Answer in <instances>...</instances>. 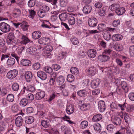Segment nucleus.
Segmentation results:
<instances>
[{"label":"nucleus","mask_w":134,"mask_h":134,"mask_svg":"<svg viewBox=\"0 0 134 134\" xmlns=\"http://www.w3.org/2000/svg\"><path fill=\"white\" fill-rule=\"evenodd\" d=\"M12 109L14 112L16 113L19 110V108L17 105L14 104L12 107Z\"/></svg>","instance_id":"603ef678"},{"label":"nucleus","mask_w":134,"mask_h":134,"mask_svg":"<svg viewBox=\"0 0 134 134\" xmlns=\"http://www.w3.org/2000/svg\"><path fill=\"white\" fill-rule=\"evenodd\" d=\"M34 121V118L32 116L27 117L26 119L25 122L26 123L30 124L32 123Z\"/></svg>","instance_id":"c9c22d12"},{"label":"nucleus","mask_w":134,"mask_h":134,"mask_svg":"<svg viewBox=\"0 0 134 134\" xmlns=\"http://www.w3.org/2000/svg\"><path fill=\"white\" fill-rule=\"evenodd\" d=\"M44 70L46 72L48 73H51L53 71V70L51 67L47 66L45 67Z\"/></svg>","instance_id":"69168bd1"},{"label":"nucleus","mask_w":134,"mask_h":134,"mask_svg":"<svg viewBox=\"0 0 134 134\" xmlns=\"http://www.w3.org/2000/svg\"><path fill=\"white\" fill-rule=\"evenodd\" d=\"M12 88L13 91H17L19 89V85L17 83H14L12 85Z\"/></svg>","instance_id":"ea45409f"},{"label":"nucleus","mask_w":134,"mask_h":134,"mask_svg":"<svg viewBox=\"0 0 134 134\" xmlns=\"http://www.w3.org/2000/svg\"><path fill=\"white\" fill-rule=\"evenodd\" d=\"M77 94L78 96L81 97H85L86 96V91L84 89L78 91Z\"/></svg>","instance_id":"c03bdc74"},{"label":"nucleus","mask_w":134,"mask_h":134,"mask_svg":"<svg viewBox=\"0 0 134 134\" xmlns=\"http://www.w3.org/2000/svg\"><path fill=\"white\" fill-rule=\"evenodd\" d=\"M37 115L39 118H43L44 115V112L43 110H38Z\"/></svg>","instance_id":"052dcab7"},{"label":"nucleus","mask_w":134,"mask_h":134,"mask_svg":"<svg viewBox=\"0 0 134 134\" xmlns=\"http://www.w3.org/2000/svg\"><path fill=\"white\" fill-rule=\"evenodd\" d=\"M20 63L23 66H29L31 65V62L27 59H23L21 60Z\"/></svg>","instance_id":"a878e982"},{"label":"nucleus","mask_w":134,"mask_h":134,"mask_svg":"<svg viewBox=\"0 0 134 134\" xmlns=\"http://www.w3.org/2000/svg\"><path fill=\"white\" fill-rule=\"evenodd\" d=\"M125 12V9L124 7H119L117 10L116 11V13L118 15H121L124 14Z\"/></svg>","instance_id":"7c9ffc66"},{"label":"nucleus","mask_w":134,"mask_h":134,"mask_svg":"<svg viewBox=\"0 0 134 134\" xmlns=\"http://www.w3.org/2000/svg\"><path fill=\"white\" fill-rule=\"evenodd\" d=\"M37 76L42 80H45L47 78V75L45 72L41 71H38L37 73Z\"/></svg>","instance_id":"9b49d317"},{"label":"nucleus","mask_w":134,"mask_h":134,"mask_svg":"<svg viewBox=\"0 0 134 134\" xmlns=\"http://www.w3.org/2000/svg\"><path fill=\"white\" fill-rule=\"evenodd\" d=\"M50 124L49 121L47 120H43L41 121L42 125L45 128L48 127Z\"/></svg>","instance_id":"37998d69"},{"label":"nucleus","mask_w":134,"mask_h":134,"mask_svg":"<svg viewBox=\"0 0 134 134\" xmlns=\"http://www.w3.org/2000/svg\"><path fill=\"white\" fill-rule=\"evenodd\" d=\"M14 99V95L12 94H8L7 97V100L9 102H12L13 101Z\"/></svg>","instance_id":"473e14b6"},{"label":"nucleus","mask_w":134,"mask_h":134,"mask_svg":"<svg viewBox=\"0 0 134 134\" xmlns=\"http://www.w3.org/2000/svg\"><path fill=\"white\" fill-rule=\"evenodd\" d=\"M94 129L96 132L99 133L101 130V126L98 123H96L94 124Z\"/></svg>","instance_id":"393cba45"},{"label":"nucleus","mask_w":134,"mask_h":134,"mask_svg":"<svg viewBox=\"0 0 134 134\" xmlns=\"http://www.w3.org/2000/svg\"><path fill=\"white\" fill-rule=\"evenodd\" d=\"M28 24L26 23L21 25V28L23 31H26L28 30Z\"/></svg>","instance_id":"13d9d810"},{"label":"nucleus","mask_w":134,"mask_h":134,"mask_svg":"<svg viewBox=\"0 0 134 134\" xmlns=\"http://www.w3.org/2000/svg\"><path fill=\"white\" fill-rule=\"evenodd\" d=\"M41 33L40 31H35L32 34V38L35 40L37 39L41 36Z\"/></svg>","instance_id":"aec40b11"},{"label":"nucleus","mask_w":134,"mask_h":134,"mask_svg":"<svg viewBox=\"0 0 134 134\" xmlns=\"http://www.w3.org/2000/svg\"><path fill=\"white\" fill-rule=\"evenodd\" d=\"M88 122L86 121H83L81 123L80 127L82 129H83L86 128L88 126Z\"/></svg>","instance_id":"864d4df0"},{"label":"nucleus","mask_w":134,"mask_h":134,"mask_svg":"<svg viewBox=\"0 0 134 134\" xmlns=\"http://www.w3.org/2000/svg\"><path fill=\"white\" fill-rule=\"evenodd\" d=\"M80 15L79 14L71 13L69 14L68 19L69 24L70 25H74L75 23L76 19H78V17Z\"/></svg>","instance_id":"f257e3e1"},{"label":"nucleus","mask_w":134,"mask_h":134,"mask_svg":"<svg viewBox=\"0 0 134 134\" xmlns=\"http://www.w3.org/2000/svg\"><path fill=\"white\" fill-rule=\"evenodd\" d=\"M110 34L108 31H105L103 35V37L105 40L107 41H109L110 38Z\"/></svg>","instance_id":"e433bc0d"},{"label":"nucleus","mask_w":134,"mask_h":134,"mask_svg":"<svg viewBox=\"0 0 134 134\" xmlns=\"http://www.w3.org/2000/svg\"><path fill=\"white\" fill-rule=\"evenodd\" d=\"M59 96V93L56 92H54L50 96V98L48 99V101L49 102L51 101L54 99L55 97L58 96Z\"/></svg>","instance_id":"de8ad7c7"},{"label":"nucleus","mask_w":134,"mask_h":134,"mask_svg":"<svg viewBox=\"0 0 134 134\" xmlns=\"http://www.w3.org/2000/svg\"><path fill=\"white\" fill-rule=\"evenodd\" d=\"M121 86L122 88L125 91L127 92L128 90V87L126 82L125 81H122L121 82Z\"/></svg>","instance_id":"2f4dec72"},{"label":"nucleus","mask_w":134,"mask_h":134,"mask_svg":"<svg viewBox=\"0 0 134 134\" xmlns=\"http://www.w3.org/2000/svg\"><path fill=\"white\" fill-rule=\"evenodd\" d=\"M102 118V115L100 114H98L94 115L92 120L93 121L97 122L100 121Z\"/></svg>","instance_id":"cd10ccee"},{"label":"nucleus","mask_w":134,"mask_h":134,"mask_svg":"<svg viewBox=\"0 0 134 134\" xmlns=\"http://www.w3.org/2000/svg\"><path fill=\"white\" fill-rule=\"evenodd\" d=\"M26 97L28 99L27 100H33L34 98V96L32 93H29L26 96Z\"/></svg>","instance_id":"338daca9"},{"label":"nucleus","mask_w":134,"mask_h":134,"mask_svg":"<svg viewBox=\"0 0 134 134\" xmlns=\"http://www.w3.org/2000/svg\"><path fill=\"white\" fill-rule=\"evenodd\" d=\"M29 14L28 15V17L33 19L35 16L36 15V13L34 10L30 9H29Z\"/></svg>","instance_id":"4c0bfd02"},{"label":"nucleus","mask_w":134,"mask_h":134,"mask_svg":"<svg viewBox=\"0 0 134 134\" xmlns=\"http://www.w3.org/2000/svg\"><path fill=\"white\" fill-rule=\"evenodd\" d=\"M98 59L102 62L107 61L110 59V57L108 55L103 54L99 56L98 58Z\"/></svg>","instance_id":"a211bd4d"},{"label":"nucleus","mask_w":134,"mask_h":134,"mask_svg":"<svg viewBox=\"0 0 134 134\" xmlns=\"http://www.w3.org/2000/svg\"><path fill=\"white\" fill-rule=\"evenodd\" d=\"M120 7L119 4H114L111 5L110 6L111 10L112 11H115V12Z\"/></svg>","instance_id":"a19ab883"},{"label":"nucleus","mask_w":134,"mask_h":134,"mask_svg":"<svg viewBox=\"0 0 134 134\" xmlns=\"http://www.w3.org/2000/svg\"><path fill=\"white\" fill-rule=\"evenodd\" d=\"M23 122V118L21 116H18L15 119V124L18 127H20L21 126Z\"/></svg>","instance_id":"5701e85b"},{"label":"nucleus","mask_w":134,"mask_h":134,"mask_svg":"<svg viewBox=\"0 0 134 134\" xmlns=\"http://www.w3.org/2000/svg\"><path fill=\"white\" fill-rule=\"evenodd\" d=\"M71 43L74 45H78L79 43L78 39L76 37H72L70 39Z\"/></svg>","instance_id":"f704fd0d"},{"label":"nucleus","mask_w":134,"mask_h":134,"mask_svg":"<svg viewBox=\"0 0 134 134\" xmlns=\"http://www.w3.org/2000/svg\"><path fill=\"white\" fill-rule=\"evenodd\" d=\"M56 81L58 85H61L64 82V77L62 76H60L57 78Z\"/></svg>","instance_id":"bb28decb"},{"label":"nucleus","mask_w":134,"mask_h":134,"mask_svg":"<svg viewBox=\"0 0 134 134\" xmlns=\"http://www.w3.org/2000/svg\"><path fill=\"white\" fill-rule=\"evenodd\" d=\"M91 9L92 7L91 6L86 5L83 8V11L84 13L88 14L91 12Z\"/></svg>","instance_id":"c85d7f7f"},{"label":"nucleus","mask_w":134,"mask_h":134,"mask_svg":"<svg viewBox=\"0 0 134 134\" xmlns=\"http://www.w3.org/2000/svg\"><path fill=\"white\" fill-rule=\"evenodd\" d=\"M25 76L26 81L28 82H30L32 78V73L29 71L26 72L25 74Z\"/></svg>","instance_id":"2eb2a0df"},{"label":"nucleus","mask_w":134,"mask_h":134,"mask_svg":"<svg viewBox=\"0 0 134 134\" xmlns=\"http://www.w3.org/2000/svg\"><path fill=\"white\" fill-rule=\"evenodd\" d=\"M46 13V12L42 10L38 12V14L40 17L42 18L45 15Z\"/></svg>","instance_id":"0e129e2a"},{"label":"nucleus","mask_w":134,"mask_h":134,"mask_svg":"<svg viewBox=\"0 0 134 134\" xmlns=\"http://www.w3.org/2000/svg\"><path fill=\"white\" fill-rule=\"evenodd\" d=\"M134 109V105H128L126 107V110L127 112H131Z\"/></svg>","instance_id":"a18cd8bd"},{"label":"nucleus","mask_w":134,"mask_h":134,"mask_svg":"<svg viewBox=\"0 0 134 134\" xmlns=\"http://www.w3.org/2000/svg\"><path fill=\"white\" fill-rule=\"evenodd\" d=\"M100 70L102 71L103 72H107V75L109 74V75L108 76V77L109 78L111 77L112 73L111 72L110 73H109L108 72V69L107 68L105 67H102L100 68Z\"/></svg>","instance_id":"09e8293b"},{"label":"nucleus","mask_w":134,"mask_h":134,"mask_svg":"<svg viewBox=\"0 0 134 134\" xmlns=\"http://www.w3.org/2000/svg\"><path fill=\"white\" fill-rule=\"evenodd\" d=\"M97 53L96 51L94 49H89L87 52V54L89 57L93 58L96 56Z\"/></svg>","instance_id":"4468645a"},{"label":"nucleus","mask_w":134,"mask_h":134,"mask_svg":"<svg viewBox=\"0 0 134 134\" xmlns=\"http://www.w3.org/2000/svg\"><path fill=\"white\" fill-rule=\"evenodd\" d=\"M98 109L100 112H103L106 109L105 102L103 100L100 101L98 103Z\"/></svg>","instance_id":"6e6552de"},{"label":"nucleus","mask_w":134,"mask_h":134,"mask_svg":"<svg viewBox=\"0 0 134 134\" xmlns=\"http://www.w3.org/2000/svg\"><path fill=\"white\" fill-rule=\"evenodd\" d=\"M67 52L66 51H62L59 53L57 58L58 60H60L66 56Z\"/></svg>","instance_id":"c756f323"},{"label":"nucleus","mask_w":134,"mask_h":134,"mask_svg":"<svg viewBox=\"0 0 134 134\" xmlns=\"http://www.w3.org/2000/svg\"><path fill=\"white\" fill-rule=\"evenodd\" d=\"M10 26L8 24L4 22L0 23V30L3 33H8L10 31Z\"/></svg>","instance_id":"7ed1b4c3"},{"label":"nucleus","mask_w":134,"mask_h":134,"mask_svg":"<svg viewBox=\"0 0 134 134\" xmlns=\"http://www.w3.org/2000/svg\"><path fill=\"white\" fill-rule=\"evenodd\" d=\"M25 49V47L24 46H19L16 49L17 52L19 55H20L21 54L22 52Z\"/></svg>","instance_id":"3c124183"},{"label":"nucleus","mask_w":134,"mask_h":134,"mask_svg":"<svg viewBox=\"0 0 134 134\" xmlns=\"http://www.w3.org/2000/svg\"><path fill=\"white\" fill-rule=\"evenodd\" d=\"M21 13V10L19 9L15 8L13 10L12 15L14 18H17L20 16Z\"/></svg>","instance_id":"b1692460"},{"label":"nucleus","mask_w":134,"mask_h":134,"mask_svg":"<svg viewBox=\"0 0 134 134\" xmlns=\"http://www.w3.org/2000/svg\"><path fill=\"white\" fill-rule=\"evenodd\" d=\"M58 13L56 11H54L53 14L51 16V20L52 21H55L57 19V15Z\"/></svg>","instance_id":"49530a36"},{"label":"nucleus","mask_w":134,"mask_h":134,"mask_svg":"<svg viewBox=\"0 0 134 134\" xmlns=\"http://www.w3.org/2000/svg\"><path fill=\"white\" fill-rule=\"evenodd\" d=\"M18 74V71L16 69L9 71L7 73V78L10 80L14 78Z\"/></svg>","instance_id":"20e7f679"},{"label":"nucleus","mask_w":134,"mask_h":134,"mask_svg":"<svg viewBox=\"0 0 134 134\" xmlns=\"http://www.w3.org/2000/svg\"><path fill=\"white\" fill-rule=\"evenodd\" d=\"M26 52L29 54L35 55L37 53V50L35 47L32 46L27 48Z\"/></svg>","instance_id":"0eeeda50"},{"label":"nucleus","mask_w":134,"mask_h":134,"mask_svg":"<svg viewBox=\"0 0 134 134\" xmlns=\"http://www.w3.org/2000/svg\"><path fill=\"white\" fill-rule=\"evenodd\" d=\"M28 100L26 98H23L20 100V104L22 107L25 106L28 103Z\"/></svg>","instance_id":"72a5a7b5"},{"label":"nucleus","mask_w":134,"mask_h":134,"mask_svg":"<svg viewBox=\"0 0 134 134\" xmlns=\"http://www.w3.org/2000/svg\"><path fill=\"white\" fill-rule=\"evenodd\" d=\"M21 38L20 43L21 44L25 45L30 41L28 38L24 35H22Z\"/></svg>","instance_id":"412c9836"},{"label":"nucleus","mask_w":134,"mask_h":134,"mask_svg":"<svg viewBox=\"0 0 134 134\" xmlns=\"http://www.w3.org/2000/svg\"><path fill=\"white\" fill-rule=\"evenodd\" d=\"M70 72L72 74L76 75L79 73V70L76 67H73L70 69Z\"/></svg>","instance_id":"58836bf2"},{"label":"nucleus","mask_w":134,"mask_h":134,"mask_svg":"<svg viewBox=\"0 0 134 134\" xmlns=\"http://www.w3.org/2000/svg\"><path fill=\"white\" fill-rule=\"evenodd\" d=\"M74 105L71 104H68L66 107V112L69 115L72 114L74 111Z\"/></svg>","instance_id":"1a4fd4ad"},{"label":"nucleus","mask_w":134,"mask_h":134,"mask_svg":"<svg viewBox=\"0 0 134 134\" xmlns=\"http://www.w3.org/2000/svg\"><path fill=\"white\" fill-rule=\"evenodd\" d=\"M8 90L7 89L5 88H2L0 92V95L2 97H3L7 94Z\"/></svg>","instance_id":"8fccbe9b"},{"label":"nucleus","mask_w":134,"mask_h":134,"mask_svg":"<svg viewBox=\"0 0 134 134\" xmlns=\"http://www.w3.org/2000/svg\"><path fill=\"white\" fill-rule=\"evenodd\" d=\"M69 14L66 13H62L59 15V18L62 21H65L68 19Z\"/></svg>","instance_id":"ddd939ff"},{"label":"nucleus","mask_w":134,"mask_h":134,"mask_svg":"<svg viewBox=\"0 0 134 134\" xmlns=\"http://www.w3.org/2000/svg\"><path fill=\"white\" fill-rule=\"evenodd\" d=\"M90 107V105L87 104H84L80 107L81 109L83 110H86L88 109Z\"/></svg>","instance_id":"6e6d98bb"},{"label":"nucleus","mask_w":134,"mask_h":134,"mask_svg":"<svg viewBox=\"0 0 134 134\" xmlns=\"http://www.w3.org/2000/svg\"><path fill=\"white\" fill-rule=\"evenodd\" d=\"M53 50V47L51 45L46 46L44 48L40 47V50H43V55L45 56L49 57L51 55V52Z\"/></svg>","instance_id":"f03ea898"},{"label":"nucleus","mask_w":134,"mask_h":134,"mask_svg":"<svg viewBox=\"0 0 134 134\" xmlns=\"http://www.w3.org/2000/svg\"><path fill=\"white\" fill-rule=\"evenodd\" d=\"M100 82V81L99 79L93 80L91 82V87L93 88H95L98 86Z\"/></svg>","instance_id":"9d476101"},{"label":"nucleus","mask_w":134,"mask_h":134,"mask_svg":"<svg viewBox=\"0 0 134 134\" xmlns=\"http://www.w3.org/2000/svg\"><path fill=\"white\" fill-rule=\"evenodd\" d=\"M50 41V39L48 37H43L38 40V42L41 44L44 45L49 43Z\"/></svg>","instance_id":"423d86ee"},{"label":"nucleus","mask_w":134,"mask_h":134,"mask_svg":"<svg viewBox=\"0 0 134 134\" xmlns=\"http://www.w3.org/2000/svg\"><path fill=\"white\" fill-rule=\"evenodd\" d=\"M74 80V76L71 74L68 75L67 76V80L69 82H72Z\"/></svg>","instance_id":"5fc2aeb1"},{"label":"nucleus","mask_w":134,"mask_h":134,"mask_svg":"<svg viewBox=\"0 0 134 134\" xmlns=\"http://www.w3.org/2000/svg\"><path fill=\"white\" fill-rule=\"evenodd\" d=\"M97 23V20L94 18H92L90 19L88 21L89 25L91 27H94L96 26Z\"/></svg>","instance_id":"f8f14e48"},{"label":"nucleus","mask_w":134,"mask_h":134,"mask_svg":"<svg viewBox=\"0 0 134 134\" xmlns=\"http://www.w3.org/2000/svg\"><path fill=\"white\" fill-rule=\"evenodd\" d=\"M9 55L5 54H3L2 55L1 58V62H3L6 60L5 59L8 58H9Z\"/></svg>","instance_id":"774afa93"},{"label":"nucleus","mask_w":134,"mask_h":134,"mask_svg":"<svg viewBox=\"0 0 134 134\" xmlns=\"http://www.w3.org/2000/svg\"><path fill=\"white\" fill-rule=\"evenodd\" d=\"M105 27L106 25L105 24H100L98 25V28L99 31L101 32L104 30Z\"/></svg>","instance_id":"4d7b16f0"},{"label":"nucleus","mask_w":134,"mask_h":134,"mask_svg":"<svg viewBox=\"0 0 134 134\" xmlns=\"http://www.w3.org/2000/svg\"><path fill=\"white\" fill-rule=\"evenodd\" d=\"M15 63V59L13 58L10 57L7 60V64L8 66L11 67L14 65Z\"/></svg>","instance_id":"6ab92c4d"},{"label":"nucleus","mask_w":134,"mask_h":134,"mask_svg":"<svg viewBox=\"0 0 134 134\" xmlns=\"http://www.w3.org/2000/svg\"><path fill=\"white\" fill-rule=\"evenodd\" d=\"M45 95L44 92L40 90H37L35 98L37 100H40L44 98Z\"/></svg>","instance_id":"39448f33"},{"label":"nucleus","mask_w":134,"mask_h":134,"mask_svg":"<svg viewBox=\"0 0 134 134\" xmlns=\"http://www.w3.org/2000/svg\"><path fill=\"white\" fill-rule=\"evenodd\" d=\"M96 68L94 67H91L87 70V74L91 76H93L96 73Z\"/></svg>","instance_id":"4be33fe9"},{"label":"nucleus","mask_w":134,"mask_h":134,"mask_svg":"<svg viewBox=\"0 0 134 134\" xmlns=\"http://www.w3.org/2000/svg\"><path fill=\"white\" fill-rule=\"evenodd\" d=\"M14 36L13 34H9L7 39V43L8 44H13L14 40Z\"/></svg>","instance_id":"dca6fc26"},{"label":"nucleus","mask_w":134,"mask_h":134,"mask_svg":"<svg viewBox=\"0 0 134 134\" xmlns=\"http://www.w3.org/2000/svg\"><path fill=\"white\" fill-rule=\"evenodd\" d=\"M40 63L38 62L35 63L33 64L32 66L33 68L35 70H38L39 69L40 67Z\"/></svg>","instance_id":"e2e57ef3"},{"label":"nucleus","mask_w":134,"mask_h":134,"mask_svg":"<svg viewBox=\"0 0 134 134\" xmlns=\"http://www.w3.org/2000/svg\"><path fill=\"white\" fill-rule=\"evenodd\" d=\"M123 37L120 34H115L112 36V39L114 41H119L121 40Z\"/></svg>","instance_id":"f3484780"},{"label":"nucleus","mask_w":134,"mask_h":134,"mask_svg":"<svg viewBox=\"0 0 134 134\" xmlns=\"http://www.w3.org/2000/svg\"><path fill=\"white\" fill-rule=\"evenodd\" d=\"M36 2V0H30L28 3V5L29 7H32L34 6Z\"/></svg>","instance_id":"bf43d9fd"},{"label":"nucleus","mask_w":134,"mask_h":134,"mask_svg":"<svg viewBox=\"0 0 134 134\" xmlns=\"http://www.w3.org/2000/svg\"><path fill=\"white\" fill-rule=\"evenodd\" d=\"M41 26L43 28H48L49 29H50L51 27H54L55 28L58 27V26L56 27L55 26L51 24H50V26L45 24H43L41 25Z\"/></svg>","instance_id":"680f3d73"},{"label":"nucleus","mask_w":134,"mask_h":134,"mask_svg":"<svg viewBox=\"0 0 134 134\" xmlns=\"http://www.w3.org/2000/svg\"><path fill=\"white\" fill-rule=\"evenodd\" d=\"M113 123L116 125H120L121 124V120L119 118H115L112 121Z\"/></svg>","instance_id":"79ce46f5"}]
</instances>
